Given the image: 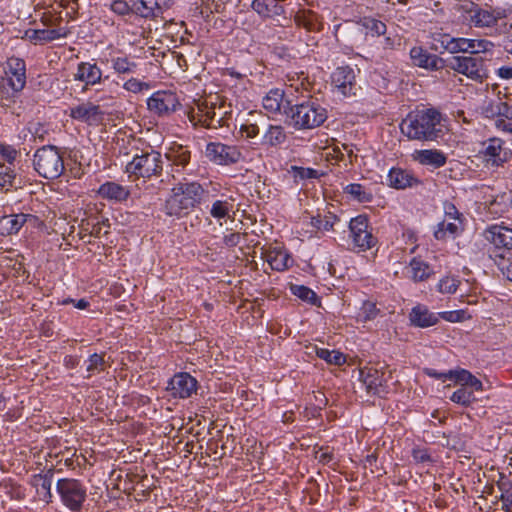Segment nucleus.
Here are the masks:
<instances>
[{
  "label": "nucleus",
  "mask_w": 512,
  "mask_h": 512,
  "mask_svg": "<svg viewBox=\"0 0 512 512\" xmlns=\"http://www.w3.org/2000/svg\"><path fill=\"white\" fill-rule=\"evenodd\" d=\"M332 84L344 96L355 95L356 82L354 70L349 66L338 67L331 76Z\"/></svg>",
  "instance_id": "obj_22"
},
{
  "label": "nucleus",
  "mask_w": 512,
  "mask_h": 512,
  "mask_svg": "<svg viewBox=\"0 0 512 512\" xmlns=\"http://www.w3.org/2000/svg\"><path fill=\"white\" fill-rule=\"evenodd\" d=\"M28 131L32 134L35 141L39 139L41 142L45 140V137L48 134L47 129L39 122L30 123Z\"/></svg>",
  "instance_id": "obj_53"
},
{
  "label": "nucleus",
  "mask_w": 512,
  "mask_h": 512,
  "mask_svg": "<svg viewBox=\"0 0 512 512\" xmlns=\"http://www.w3.org/2000/svg\"><path fill=\"white\" fill-rule=\"evenodd\" d=\"M360 379L370 394L381 395L387 392L385 373L375 367L360 369Z\"/></svg>",
  "instance_id": "obj_18"
},
{
  "label": "nucleus",
  "mask_w": 512,
  "mask_h": 512,
  "mask_svg": "<svg viewBox=\"0 0 512 512\" xmlns=\"http://www.w3.org/2000/svg\"><path fill=\"white\" fill-rule=\"evenodd\" d=\"M411 325L419 328H428L438 323L437 314L431 312L425 305L418 304L409 314Z\"/></svg>",
  "instance_id": "obj_27"
},
{
  "label": "nucleus",
  "mask_w": 512,
  "mask_h": 512,
  "mask_svg": "<svg viewBox=\"0 0 512 512\" xmlns=\"http://www.w3.org/2000/svg\"><path fill=\"white\" fill-rule=\"evenodd\" d=\"M331 219L336 220V217L333 216V217H325V219H316L314 225L318 229H323V230L329 231V230L333 229V225H334V222L331 221Z\"/></svg>",
  "instance_id": "obj_60"
},
{
  "label": "nucleus",
  "mask_w": 512,
  "mask_h": 512,
  "mask_svg": "<svg viewBox=\"0 0 512 512\" xmlns=\"http://www.w3.org/2000/svg\"><path fill=\"white\" fill-rule=\"evenodd\" d=\"M361 23L372 36H381L386 33V24L380 20L365 17L362 19Z\"/></svg>",
  "instance_id": "obj_44"
},
{
  "label": "nucleus",
  "mask_w": 512,
  "mask_h": 512,
  "mask_svg": "<svg viewBox=\"0 0 512 512\" xmlns=\"http://www.w3.org/2000/svg\"><path fill=\"white\" fill-rule=\"evenodd\" d=\"M287 135L280 125H269L267 131L263 135V144L271 147L279 146L285 143Z\"/></svg>",
  "instance_id": "obj_35"
},
{
  "label": "nucleus",
  "mask_w": 512,
  "mask_h": 512,
  "mask_svg": "<svg viewBox=\"0 0 512 512\" xmlns=\"http://www.w3.org/2000/svg\"><path fill=\"white\" fill-rule=\"evenodd\" d=\"M466 77L482 82L487 78L485 59L480 55L452 56L446 59V67Z\"/></svg>",
  "instance_id": "obj_6"
},
{
  "label": "nucleus",
  "mask_w": 512,
  "mask_h": 512,
  "mask_svg": "<svg viewBox=\"0 0 512 512\" xmlns=\"http://www.w3.org/2000/svg\"><path fill=\"white\" fill-rule=\"evenodd\" d=\"M346 192L354 196L361 202L369 201V195L365 192L361 184H350L346 187Z\"/></svg>",
  "instance_id": "obj_52"
},
{
  "label": "nucleus",
  "mask_w": 512,
  "mask_h": 512,
  "mask_svg": "<svg viewBox=\"0 0 512 512\" xmlns=\"http://www.w3.org/2000/svg\"><path fill=\"white\" fill-rule=\"evenodd\" d=\"M380 314V309L372 301H364L357 316L358 321L367 322L374 320Z\"/></svg>",
  "instance_id": "obj_43"
},
{
  "label": "nucleus",
  "mask_w": 512,
  "mask_h": 512,
  "mask_svg": "<svg viewBox=\"0 0 512 512\" xmlns=\"http://www.w3.org/2000/svg\"><path fill=\"white\" fill-rule=\"evenodd\" d=\"M25 35L34 43H44L65 36V32H62L61 29H29L26 31Z\"/></svg>",
  "instance_id": "obj_34"
},
{
  "label": "nucleus",
  "mask_w": 512,
  "mask_h": 512,
  "mask_svg": "<svg viewBox=\"0 0 512 512\" xmlns=\"http://www.w3.org/2000/svg\"><path fill=\"white\" fill-rule=\"evenodd\" d=\"M459 281L455 278L445 277L439 282V291L441 293H454L458 288Z\"/></svg>",
  "instance_id": "obj_51"
},
{
  "label": "nucleus",
  "mask_w": 512,
  "mask_h": 512,
  "mask_svg": "<svg viewBox=\"0 0 512 512\" xmlns=\"http://www.w3.org/2000/svg\"><path fill=\"white\" fill-rule=\"evenodd\" d=\"M167 391L173 397L188 398L197 391V380L189 373L175 374L168 382Z\"/></svg>",
  "instance_id": "obj_15"
},
{
  "label": "nucleus",
  "mask_w": 512,
  "mask_h": 512,
  "mask_svg": "<svg viewBox=\"0 0 512 512\" xmlns=\"http://www.w3.org/2000/svg\"><path fill=\"white\" fill-rule=\"evenodd\" d=\"M498 265L501 266V269L503 270L507 279L512 281V261H511V259L508 261L507 265H505L503 262H499Z\"/></svg>",
  "instance_id": "obj_64"
},
{
  "label": "nucleus",
  "mask_w": 512,
  "mask_h": 512,
  "mask_svg": "<svg viewBox=\"0 0 512 512\" xmlns=\"http://www.w3.org/2000/svg\"><path fill=\"white\" fill-rule=\"evenodd\" d=\"M412 157L421 165L433 168L443 167L447 161V157L442 151L433 149L415 150Z\"/></svg>",
  "instance_id": "obj_28"
},
{
  "label": "nucleus",
  "mask_w": 512,
  "mask_h": 512,
  "mask_svg": "<svg viewBox=\"0 0 512 512\" xmlns=\"http://www.w3.org/2000/svg\"><path fill=\"white\" fill-rule=\"evenodd\" d=\"M98 194L103 199L123 202L130 196V191L118 183L106 182L99 187Z\"/></svg>",
  "instance_id": "obj_32"
},
{
  "label": "nucleus",
  "mask_w": 512,
  "mask_h": 512,
  "mask_svg": "<svg viewBox=\"0 0 512 512\" xmlns=\"http://www.w3.org/2000/svg\"><path fill=\"white\" fill-rule=\"evenodd\" d=\"M33 166L43 178L57 179L65 170L63 156L58 147L44 145L34 153Z\"/></svg>",
  "instance_id": "obj_5"
},
{
  "label": "nucleus",
  "mask_w": 512,
  "mask_h": 512,
  "mask_svg": "<svg viewBox=\"0 0 512 512\" xmlns=\"http://www.w3.org/2000/svg\"><path fill=\"white\" fill-rule=\"evenodd\" d=\"M281 0H253L251 8L263 18H272L284 13V7L279 4Z\"/></svg>",
  "instance_id": "obj_30"
},
{
  "label": "nucleus",
  "mask_w": 512,
  "mask_h": 512,
  "mask_svg": "<svg viewBox=\"0 0 512 512\" xmlns=\"http://www.w3.org/2000/svg\"><path fill=\"white\" fill-rule=\"evenodd\" d=\"M289 100H284V91L278 88L271 89L262 100L263 108L270 113H278L285 111Z\"/></svg>",
  "instance_id": "obj_31"
},
{
  "label": "nucleus",
  "mask_w": 512,
  "mask_h": 512,
  "mask_svg": "<svg viewBox=\"0 0 512 512\" xmlns=\"http://www.w3.org/2000/svg\"><path fill=\"white\" fill-rule=\"evenodd\" d=\"M168 160L175 166L185 167L191 157L190 151L182 145H176L171 148L170 152L166 154Z\"/></svg>",
  "instance_id": "obj_36"
},
{
  "label": "nucleus",
  "mask_w": 512,
  "mask_h": 512,
  "mask_svg": "<svg viewBox=\"0 0 512 512\" xmlns=\"http://www.w3.org/2000/svg\"><path fill=\"white\" fill-rule=\"evenodd\" d=\"M410 58L414 66L424 68L429 71H438L446 67V59L436 54H431L422 47H413L410 50Z\"/></svg>",
  "instance_id": "obj_19"
},
{
  "label": "nucleus",
  "mask_w": 512,
  "mask_h": 512,
  "mask_svg": "<svg viewBox=\"0 0 512 512\" xmlns=\"http://www.w3.org/2000/svg\"><path fill=\"white\" fill-rule=\"evenodd\" d=\"M411 277L414 281H424L432 273L430 266L422 260L413 258L410 262Z\"/></svg>",
  "instance_id": "obj_37"
},
{
  "label": "nucleus",
  "mask_w": 512,
  "mask_h": 512,
  "mask_svg": "<svg viewBox=\"0 0 512 512\" xmlns=\"http://www.w3.org/2000/svg\"><path fill=\"white\" fill-rule=\"evenodd\" d=\"M448 379L454 380L456 383L466 387L468 379H470L471 373L465 369L449 370L447 372Z\"/></svg>",
  "instance_id": "obj_48"
},
{
  "label": "nucleus",
  "mask_w": 512,
  "mask_h": 512,
  "mask_svg": "<svg viewBox=\"0 0 512 512\" xmlns=\"http://www.w3.org/2000/svg\"><path fill=\"white\" fill-rule=\"evenodd\" d=\"M162 170V155L151 147L136 148L132 160L127 163L125 168L129 177L134 179H150L153 176H160Z\"/></svg>",
  "instance_id": "obj_4"
},
{
  "label": "nucleus",
  "mask_w": 512,
  "mask_h": 512,
  "mask_svg": "<svg viewBox=\"0 0 512 512\" xmlns=\"http://www.w3.org/2000/svg\"><path fill=\"white\" fill-rule=\"evenodd\" d=\"M368 218L366 215H358L349 222L350 236L354 247L359 251H366L376 245L377 239L368 230Z\"/></svg>",
  "instance_id": "obj_9"
},
{
  "label": "nucleus",
  "mask_w": 512,
  "mask_h": 512,
  "mask_svg": "<svg viewBox=\"0 0 512 512\" xmlns=\"http://www.w3.org/2000/svg\"><path fill=\"white\" fill-rule=\"evenodd\" d=\"M69 116L89 126H98L103 123L105 112L100 104L87 101L70 108Z\"/></svg>",
  "instance_id": "obj_12"
},
{
  "label": "nucleus",
  "mask_w": 512,
  "mask_h": 512,
  "mask_svg": "<svg viewBox=\"0 0 512 512\" xmlns=\"http://www.w3.org/2000/svg\"><path fill=\"white\" fill-rule=\"evenodd\" d=\"M458 230L459 228L455 223L446 224L443 221L437 225V229L434 231V237L437 240L445 241L447 233L454 237L455 235L458 234Z\"/></svg>",
  "instance_id": "obj_45"
},
{
  "label": "nucleus",
  "mask_w": 512,
  "mask_h": 512,
  "mask_svg": "<svg viewBox=\"0 0 512 512\" xmlns=\"http://www.w3.org/2000/svg\"><path fill=\"white\" fill-rule=\"evenodd\" d=\"M466 387L469 389L475 391H481L482 390V382L476 378L474 375L471 374L470 379H468V382L466 384Z\"/></svg>",
  "instance_id": "obj_63"
},
{
  "label": "nucleus",
  "mask_w": 512,
  "mask_h": 512,
  "mask_svg": "<svg viewBox=\"0 0 512 512\" xmlns=\"http://www.w3.org/2000/svg\"><path fill=\"white\" fill-rule=\"evenodd\" d=\"M111 62L113 69L119 74H130L136 72L137 64L128 57L112 58Z\"/></svg>",
  "instance_id": "obj_39"
},
{
  "label": "nucleus",
  "mask_w": 512,
  "mask_h": 512,
  "mask_svg": "<svg viewBox=\"0 0 512 512\" xmlns=\"http://www.w3.org/2000/svg\"><path fill=\"white\" fill-rule=\"evenodd\" d=\"M259 127L254 123H245L242 124L239 130V133L242 137L247 139L254 138L259 134Z\"/></svg>",
  "instance_id": "obj_54"
},
{
  "label": "nucleus",
  "mask_w": 512,
  "mask_h": 512,
  "mask_svg": "<svg viewBox=\"0 0 512 512\" xmlns=\"http://www.w3.org/2000/svg\"><path fill=\"white\" fill-rule=\"evenodd\" d=\"M87 371L89 373H93L95 371H103L104 370V356L102 354L94 353L88 359Z\"/></svg>",
  "instance_id": "obj_49"
},
{
  "label": "nucleus",
  "mask_w": 512,
  "mask_h": 512,
  "mask_svg": "<svg viewBox=\"0 0 512 512\" xmlns=\"http://www.w3.org/2000/svg\"><path fill=\"white\" fill-rule=\"evenodd\" d=\"M8 86L14 92H20L26 85V65L23 59L10 57L4 66Z\"/></svg>",
  "instance_id": "obj_14"
},
{
  "label": "nucleus",
  "mask_w": 512,
  "mask_h": 512,
  "mask_svg": "<svg viewBox=\"0 0 512 512\" xmlns=\"http://www.w3.org/2000/svg\"><path fill=\"white\" fill-rule=\"evenodd\" d=\"M424 372L429 377H432L435 379H439V380L442 379L443 381L448 379L447 372H438L437 370L432 369V368H425Z\"/></svg>",
  "instance_id": "obj_62"
},
{
  "label": "nucleus",
  "mask_w": 512,
  "mask_h": 512,
  "mask_svg": "<svg viewBox=\"0 0 512 512\" xmlns=\"http://www.w3.org/2000/svg\"><path fill=\"white\" fill-rule=\"evenodd\" d=\"M247 234L244 233L243 235L239 232L230 233L228 235H225L223 237V243L227 247H235L241 243V239L243 236H246Z\"/></svg>",
  "instance_id": "obj_56"
},
{
  "label": "nucleus",
  "mask_w": 512,
  "mask_h": 512,
  "mask_svg": "<svg viewBox=\"0 0 512 512\" xmlns=\"http://www.w3.org/2000/svg\"><path fill=\"white\" fill-rule=\"evenodd\" d=\"M316 355L329 364L340 366L346 362L344 354L339 351H330L326 348H316Z\"/></svg>",
  "instance_id": "obj_40"
},
{
  "label": "nucleus",
  "mask_w": 512,
  "mask_h": 512,
  "mask_svg": "<svg viewBox=\"0 0 512 512\" xmlns=\"http://www.w3.org/2000/svg\"><path fill=\"white\" fill-rule=\"evenodd\" d=\"M111 10L119 15H127L132 11V4L129 5L124 0H115L111 4Z\"/></svg>",
  "instance_id": "obj_55"
},
{
  "label": "nucleus",
  "mask_w": 512,
  "mask_h": 512,
  "mask_svg": "<svg viewBox=\"0 0 512 512\" xmlns=\"http://www.w3.org/2000/svg\"><path fill=\"white\" fill-rule=\"evenodd\" d=\"M198 112L195 114L191 112L189 114V120L194 126H202L208 129L216 128L214 123L217 112L216 103L208 102L207 100L199 101L197 104Z\"/></svg>",
  "instance_id": "obj_20"
},
{
  "label": "nucleus",
  "mask_w": 512,
  "mask_h": 512,
  "mask_svg": "<svg viewBox=\"0 0 512 512\" xmlns=\"http://www.w3.org/2000/svg\"><path fill=\"white\" fill-rule=\"evenodd\" d=\"M413 459L418 463L431 461V457L426 449L416 448L412 452Z\"/></svg>",
  "instance_id": "obj_59"
},
{
  "label": "nucleus",
  "mask_w": 512,
  "mask_h": 512,
  "mask_svg": "<svg viewBox=\"0 0 512 512\" xmlns=\"http://www.w3.org/2000/svg\"><path fill=\"white\" fill-rule=\"evenodd\" d=\"M441 113L434 108L410 113L400 124L401 132L409 139L434 141L444 135Z\"/></svg>",
  "instance_id": "obj_2"
},
{
  "label": "nucleus",
  "mask_w": 512,
  "mask_h": 512,
  "mask_svg": "<svg viewBox=\"0 0 512 512\" xmlns=\"http://www.w3.org/2000/svg\"><path fill=\"white\" fill-rule=\"evenodd\" d=\"M295 23L305 28L308 31H320L322 29V23L318 14L311 10L299 11L295 15Z\"/></svg>",
  "instance_id": "obj_33"
},
{
  "label": "nucleus",
  "mask_w": 512,
  "mask_h": 512,
  "mask_svg": "<svg viewBox=\"0 0 512 512\" xmlns=\"http://www.w3.org/2000/svg\"><path fill=\"white\" fill-rule=\"evenodd\" d=\"M261 256L269 263L270 267L276 271L287 269L291 260L288 253L280 247H262Z\"/></svg>",
  "instance_id": "obj_25"
},
{
  "label": "nucleus",
  "mask_w": 512,
  "mask_h": 512,
  "mask_svg": "<svg viewBox=\"0 0 512 512\" xmlns=\"http://www.w3.org/2000/svg\"><path fill=\"white\" fill-rule=\"evenodd\" d=\"M463 311H449V312H441L438 313V319L443 318L449 322H459L462 320Z\"/></svg>",
  "instance_id": "obj_58"
},
{
  "label": "nucleus",
  "mask_w": 512,
  "mask_h": 512,
  "mask_svg": "<svg viewBox=\"0 0 512 512\" xmlns=\"http://www.w3.org/2000/svg\"><path fill=\"white\" fill-rule=\"evenodd\" d=\"M205 156L218 165H231L240 161L242 154L236 146L220 142H210L206 145Z\"/></svg>",
  "instance_id": "obj_11"
},
{
  "label": "nucleus",
  "mask_w": 512,
  "mask_h": 512,
  "mask_svg": "<svg viewBox=\"0 0 512 512\" xmlns=\"http://www.w3.org/2000/svg\"><path fill=\"white\" fill-rule=\"evenodd\" d=\"M458 10L466 14L465 19L476 27H490L496 23V17L492 12L481 9L473 2L465 1L461 3Z\"/></svg>",
  "instance_id": "obj_16"
},
{
  "label": "nucleus",
  "mask_w": 512,
  "mask_h": 512,
  "mask_svg": "<svg viewBox=\"0 0 512 512\" xmlns=\"http://www.w3.org/2000/svg\"><path fill=\"white\" fill-rule=\"evenodd\" d=\"M148 109L160 116H169L180 106L175 93L169 91H157L147 100Z\"/></svg>",
  "instance_id": "obj_13"
},
{
  "label": "nucleus",
  "mask_w": 512,
  "mask_h": 512,
  "mask_svg": "<svg viewBox=\"0 0 512 512\" xmlns=\"http://www.w3.org/2000/svg\"><path fill=\"white\" fill-rule=\"evenodd\" d=\"M284 115L289 125L296 130H305L321 126L327 120L328 112L318 98L309 96L295 104L287 103Z\"/></svg>",
  "instance_id": "obj_3"
},
{
  "label": "nucleus",
  "mask_w": 512,
  "mask_h": 512,
  "mask_svg": "<svg viewBox=\"0 0 512 512\" xmlns=\"http://www.w3.org/2000/svg\"><path fill=\"white\" fill-rule=\"evenodd\" d=\"M485 239L495 246L496 250L503 249L501 253H495V257L501 260H510L512 250V229L494 225L484 232Z\"/></svg>",
  "instance_id": "obj_10"
},
{
  "label": "nucleus",
  "mask_w": 512,
  "mask_h": 512,
  "mask_svg": "<svg viewBox=\"0 0 512 512\" xmlns=\"http://www.w3.org/2000/svg\"><path fill=\"white\" fill-rule=\"evenodd\" d=\"M208 191L196 181H183L175 185L165 200L163 211L167 216L182 218L205 201Z\"/></svg>",
  "instance_id": "obj_1"
},
{
  "label": "nucleus",
  "mask_w": 512,
  "mask_h": 512,
  "mask_svg": "<svg viewBox=\"0 0 512 512\" xmlns=\"http://www.w3.org/2000/svg\"><path fill=\"white\" fill-rule=\"evenodd\" d=\"M291 170L293 172L295 179L306 180V179H318L324 175L323 172H320L313 168H304L299 166H292Z\"/></svg>",
  "instance_id": "obj_46"
},
{
  "label": "nucleus",
  "mask_w": 512,
  "mask_h": 512,
  "mask_svg": "<svg viewBox=\"0 0 512 512\" xmlns=\"http://www.w3.org/2000/svg\"><path fill=\"white\" fill-rule=\"evenodd\" d=\"M450 400L456 404L468 407L476 398L472 390L467 387H461L451 395Z\"/></svg>",
  "instance_id": "obj_42"
},
{
  "label": "nucleus",
  "mask_w": 512,
  "mask_h": 512,
  "mask_svg": "<svg viewBox=\"0 0 512 512\" xmlns=\"http://www.w3.org/2000/svg\"><path fill=\"white\" fill-rule=\"evenodd\" d=\"M15 172L13 167L6 164H0V187L12 186L15 179Z\"/></svg>",
  "instance_id": "obj_47"
},
{
  "label": "nucleus",
  "mask_w": 512,
  "mask_h": 512,
  "mask_svg": "<svg viewBox=\"0 0 512 512\" xmlns=\"http://www.w3.org/2000/svg\"><path fill=\"white\" fill-rule=\"evenodd\" d=\"M37 222L38 217L32 214L5 215L0 218V234L6 236L17 234L26 223L36 225Z\"/></svg>",
  "instance_id": "obj_21"
},
{
  "label": "nucleus",
  "mask_w": 512,
  "mask_h": 512,
  "mask_svg": "<svg viewBox=\"0 0 512 512\" xmlns=\"http://www.w3.org/2000/svg\"><path fill=\"white\" fill-rule=\"evenodd\" d=\"M291 292L293 295L297 296L303 301L308 302L309 304L320 306V298L317 296V294L310 289L309 287H306L304 285H292L291 286Z\"/></svg>",
  "instance_id": "obj_38"
},
{
  "label": "nucleus",
  "mask_w": 512,
  "mask_h": 512,
  "mask_svg": "<svg viewBox=\"0 0 512 512\" xmlns=\"http://www.w3.org/2000/svg\"><path fill=\"white\" fill-rule=\"evenodd\" d=\"M74 80L85 83V86H94L101 82L102 71L96 63L80 62L74 74Z\"/></svg>",
  "instance_id": "obj_23"
},
{
  "label": "nucleus",
  "mask_w": 512,
  "mask_h": 512,
  "mask_svg": "<svg viewBox=\"0 0 512 512\" xmlns=\"http://www.w3.org/2000/svg\"><path fill=\"white\" fill-rule=\"evenodd\" d=\"M441 45L451 54L462 52L470 55H480L494 47V44L486 39L452 38L449 35L443 37Z\"/></svg>",
  "instance_id": "obj_8"
},
{
  "label": "nucleus",
  "mask_w": 512,
  "mask_h": 512,
  "mask_svg": "<svg viewBox=\"0 0 512 512\" xmlns=\"http://www.w3.org/2000/svg\"><path fill=\"white\" fill-rule=\"evenodd\" d=\"M132 12L144 18H157L167 11L173 0H131Z\"/></svg>",
  "instance_id": "obj_17"
},
{
  "label": "nucleus",
  "mask_w": 512,
  "mask_h": 512,
  "mask_svg": "<svg viewBox=\"0 0 512 512\" xmlns=\"http://www.w3.org/2000/svg\"><path fill=\"white\" fill-rule=\"evenodd\" d=\"M388 181L395 189H405L420 183L410 171L401 168H392L388 174Z\"/></svg>",
  "instance_id": "obj_29"
},
{
  "label": "nucleus",
  "mask_w": 512,
  "mask_h": 512,
  "mask_svg": "<svg viewBox=\"0 0 512 512\" xmlns=\"http://www.w3.org/2000/svg\"><path fill=\"white\" fill-rule=\"evenodd\" d=\"M54 470L49 469L45 474H35L32 476L31 485L36 489L39 499L47 504L52 502V478Z\"/></svg>",
  "instance_id": "obj_26"
},
{
  "label": "nucleus",
  "mask_w": 512,
  "mask_h": 512,
  "mask_svg": "<svg viewBox=\"0 0 512 512\" xmlns=\"http://www.w3.org/2000/svg\"><path fill=\"white\" fill-rule=\"evenodd\" d=\"M123 87L129 92L139 93L143 90H148L150 88V85L136 78H131L124 83Z\"/></svg>",
  "instance_id": "obj_50"
},
{
  "label": "nucleus",
  "mask_w": 512,
  "mask_h": 512,
  "mask_svg": "<svg viewBox=\"0 0 512 512\" xmlns=\"http://www.w3.org/2000/svg\"><path fill=\"white\" fill-rule=\"evenodd\" d=\"M56 490L61 501L72 512H80L87 497L84 484L73 478H62L57 481Z\"/></svg>",
  "instance_id": "obj_7"
},
{
  "label": "nucleus",
  "mask_w": 512,
  "mask_h": 512,
  "mask_svg": "<svg viewBox=\"0 0 512 512\" xmlns=\"http://www.w3.org/2000/svg\"><path fill=\"white\" fill-rule=\"evenodd\" d=\"M232 208L233 205L230 202L226 200H216L212 203L209 213L213 218L221 220L229 216Z\"/></svg>",
  "instance_id": "obj_41"
},
{
  "label": "nucleus",
  "mask_w": 512,
  "mask_h": 512,
  "mask_svg": "<svg viewBox=\"0 0 512 512\" xmlns=\"http://www.w3.org/2000/svg\"><path fill=\"white\" fill-rule=\"evenodd\" d=\"M445 215L451 219H460L462 214L457 210L456 206L451 202L444 204Z\"/></svg>",
  "instance_id": "obj_61"
},
{
  "label": "nucleus",
  "mask_w": 512,
  "mask_h": 512,
  "mask_svg": "<svg viewBox=\"0 0 512 512\" xmlns=\"http://www.w3.org/2000/svg\"><path fill=\"white\" fill-rule=\"evenodd\" d=\"M0 154L7 160V165H10L12 167L17 156V151L11 146L1 145Z\"/></svg>",
  "instance_id": "obj_57"
},
{
  "label": "nucleus",
  "mask_w": 512,
  "mask_h": 512,
  "mask_svg": "<svg viewBox=\"0 0 512 512\" xmlns=\"http://www.w3.org/2000/svg\"><path fill=\"white\" fill-rule=\"evenodd\" d=\"M483 154L487 164L500 166L507 161V152L503 149V141L499 138L489 139L484 143Z\"/></svg>",
  "instance_id": "obj_24"
}]
</instances>
